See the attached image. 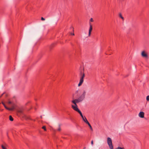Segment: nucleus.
Segmentation results:
<instances>
[{
	"label": "nucleus",
	"mask_w": 149,
	"mask_h": 149,
	"mask_svg": "<svg viewBox=\"0 0 149 149\" xmlns=\"http://www.w3.org/2000/svg\"><path fill=\"white\" fill-rule=\"evenodd\" d=\"M84 68H81L79 71V75L80 76V78L79 82L78 84V86H81L84 82V78L85 76V74L84 72Z\"/></svg>",
	"instance_id": "obj_1"
},
{
	"label": "nucleus",
	"mask_w": 149,
	"mask_h": 149,
	"mask_svg": "<svg viewBox=\"0 0 149 149\" xmlns=\"http://www.w3.org/2000/svg\"><path fill=\"white\" fill-rule=\"evenodd\" d=\"M86 91L85 90H84L81 92L79 97L77 98V100L80 102L82 101L85 98L86 95Z\"/></svg>",
	"instance_id": "obj_2"
},
{
	"label": "nucleus",
	"mask_w": 149,
	"mask_h": 149,
	"mask_svg": "<svg viewBox=\"0 0 149 149\" xmlns=\"http://www.w3.org/2000/svg\"><path fill=\"white\" fill-rule=\"evenodd\" d=\"M77 100H78L77 99H76L72 101V102L74 104V105H72V108L74 111L78 109V108L77 105L76 103H77L79 102H80Z\"/></svg>",
	"instance_id": "obj_3"
},
{
	"label": "nucleus",
	"mask_w": 149,
	"mask_h": 149,
	"mask_svg": "<svg viewBox=\"0 0 149 149\" xmlns=\"http://www.w3.org/2000/svg\"><path fill=\"white\" fill-rule=\"evenodd\" d=\"M107 143L110 149H113L112 140L110 137H108L107 138Z\"/></svg>",
	"instance_id": "obj_4"
},
{
	"label": "nucleus",
	"mask_w": 149,
	"mask_h": 149,
	"mask_svg": "<svg viewBox=\"0 0 149 149\" xmlns=\"http://www.w3.org/2000/svg\"><path fill=\"white\" fill-rule=\"evenodd\" d=\"M141 55L143 58H148V55L146 52L145 51H143L141 52Z\"/></svg>",
	"instance_id": "obj_5"
},
{
	"label": "nucleus",
	"mask_w": 149,
	"mask_h": 149,
	"mask_svg": "<svg viewBox=\"0 0 149 149\" xmlns=\"http://www.w3.org/2000/svg\"><path fill=\"white\" fill-rule=\"evenodd\" d=\"M89 25H90V28L89 30V33H88V36H90L91 34V31L92 30L93 28H92V25L91 24V23H89Z\"/></svg>",
	"instance_id": "obj_6"
},
{
	"label": "nucleus",
	"mask_w": 149,
	"mask_h": 149,
	"mask_svg": "<svg viewBox=\"0 0 149 149\" xmlns=\"http://www.w3.org/2000/svg\"><path fill=\"white\" fill-rule=\"evenodd\" d=\"M144 113L143 112H140L139 114V116L141 118L144 117Z\"/></svg>",
	"instance_id": "obj_7"
},
{
	"label": "nucleus",
	"mask_w": 149,
	"mask_h": 149,
	"mask_svg": "<svg viewBox=\"0 0 149 149\" xmlns=\"http://www.w3.org/2000/svg\"><path fill=\"white\" fill-rule=\"evenodd\" d=\"M75 111H76L78 112L79 113V114H80L82 118H83V117H84V116H83L81 112V111L79 109H78L76 110H75Z\"/></svg>",
	"instance_id": "obj_8"
},
{
	"label": "nucleus",
	"mask_w": 149,
	"mask_h": 149,
	"mask_svg": "<svg viewBox=\"0 0 149 149\" xmlns=\"http://www.w3.org/2000/svg\"><path fill=\"white\" fill-rule=\"evenodd\" d=\"M82 119L83 120L84 122L85 123H88V121L87 119L86 118L85 116H84L83 118H82Z\"/></svg>",
	"instance_id": "obj_9"
},
{
	"label": "nucleus",
	"mask_w": 149,
	"mask_h": 149,
	"mask_svg": "<svg viewBox=\"0 0 149 149\" xmlns=\"http://www.w3.org/2000/svg\"><path fill=\"white\" fill-rule=\"evenodd\" d=\"M87 124H88V125L89 126V127L91 130H93V129H92V128L91 125H90V124L88 122V123H87Z\"/></svg>",
	"instance_id": "obj_10"
},
{
	"label": "nucleus",
	"mask_w": 149,
	"mask_h": 149,
	"mask_svg": "<svg viewBox=\"0 0 149 149\" xmlns=\"http://www.w3.org/2000/svg\"><path fill=\"white\" fill-rule=\"evenodd\" d=\"M9 120L11 121H13V118L11 116H9Z\"/></svg>",
	"instance_id": "obj_11"
},
{
	"label": "nucleus",
	"mask_w": 149,
	"mask_h": 149,
	"mask_svg": "<svg viewBox=\"0 0 149 149\" xmlns=\"http://www.w3.org/2000/svg\"><path fill=\"white\" fill-rule=\"evenodd\" d=\"M119 16L123 20H124V17L122 16V15L121 13H120L119 15Z\"/></svg>",
	"instance_id": "obj_12"
},
{
	"label": "nucleus",
	"mask_w": 149,
	"mask_h": 149,
	"mask_svg": "<svg viewBox=\"0 0 149 149\" xmlns=\"http://www.w3.org/2000/svg\"><path fill=\"white\" fill-rule=\"evenodd\" d=\"M14 109V108L13 107L11 108H9L8 110L9 111H13V110Z\"/></svg>",
	"instance_id": "obj_13"
},
{
	"label": "nucleus",
	"mask_w": 149,
	"mask_h": 149,
	"mask_svg": "<svg viewBox=\"0 0 149 149\" xmlns=\"http://www.w3.org/2000/svg\"><path fill=\"white\" fill-rule=\"evenodd\" d=\"M1 146L2 149H7L3 145H2Z\"/></svg>",
	"instance_id": "obj_14"
},
{
	"label": "nucleus",
	"mask_w": 149,
	"mask_h": 149,
	"mask_svg": "<svg viewBox=\"0 0 149 149\" xmlns=\"http://www.w3.org/2000/svg\"><path fill=\"white\" fill-rule=\"evenodd\" d=\"M42 128L43 129L45 130V131H46V127L45 126H43V127H42Z\"/></svg>",
	"instance_id": "obj_15"
},
{
	"label": "nucleus",
	"mask_w": 149,
	"mask_h": 149,
	"mask_svg": "<svg viewBox=\"0 0 149 149\" xmlns=\"http://www.w3.org/2000/svg\"><path fill=\"white\" fill-rule=\"evenodd\" d=\"M8 103L9 104H12V102L10 101H9L8 102Z\"/></svg>",
	"instance_id": "obj_16"
},
{
	"label": "nucleus",
	"mask_w": 149,
	"mask_h": 149,
	"mask_svg": "<svg viewBox=\"0 0 149 149\" xmlns=\"http://www.w3.org/2000/svg\"><path fill=\"white\" fill-rule=\"evenodd\" d=\"M146 100L148 101L149 100V95H148V96H147V97H146Z\"/></svg>",
	"instance_id": "obj_17"
},
{
	"label": "nucleus",
	"mask_w": 149,
	"mask_h": 149,
	"mask_svg": "<svg viewBox=\"0 0 149 149\" xmlns=\"http://www.w3.org/2000/svg\"><path fill=\"white\" fill-rule=\"evenodd\" d=\"M116 149H124V148H121L119 147H118Z\"/></svg>",
	"instance_id": "obj_18"
},
{
	"label": "nucleus",
	"mask_w": 149,
	"mask_h": 149,
	"mask_svg": "<svg viewBox=\"0 0 149 149\" xmlns=\"http://www.w3.org/2000/svg\"><path fill=\"white\" fill-rule=\"evenodd\" d=\"M61 130V127H60V125H59V128H58V131H60Z\"/></svg>",
	"instance_id": "obj_19"
},
{
	"label": "nucleus",
	"mask_w": 149,
	"mask_h": 149,
	"mask_svg": "<svg viewBox=\"0 0 149 149\" xmlns=\"http://www.w3.org/2000/svg\"><path fill=\"white\" fill-rule=\"evenodd\" d=\"M41 20H42L44 21V20H45V18H44L43 17H42L41 18Z\"/></svg>",
	"instance_id": "obj_20"
},
{
	"label": "nucleus",
	"mask_w": 149,
	"mask_h": 149,
	"mask_svg": "<svg viewBox=\"0 0 149 149\" xmlns=\"http://www.w3.org/2000/svg\"><path fill=\"white\" fill-rule=\"evenodd\" d=\"M90 21L91 22H93V20L92 18H91L90 19Z\"/></svg>",
	"instance_id": "obj_21"
},
{
	"label": "nucleus",
	"mask_w": 149,
	"mask_h": 149,
	"mask_svg": "<svg viewBox=\"0 0 149 149\" xmlns=\"http://www.w3.org/2000/svg\"><path fill=\"white\" fill-rule=\"evenodd\" d=\"M5 93H3L0 96V97H1Z\"/></svg>",
	"instance_id": "obj_22"
},
{
	"label": "nucleus",
	"mask_w": 149,
	"mask_h": 149,
	"mask_svg": "<svg viewBox=\"0 0 149 149\" xmlns=\"http://www.w3.org/2000/svg\"><path fill=\"white\" fill-rule=\"evenodd\" d=\"M91 144H92V145H93V141H91Z\"/></svg>",
	"instance_id": "obj_23"
},
{
	"label": "nucleus",
	"mask_w": 149,
	"mask_h": 149,
	"mask_svg": "<svg viewBox=\"0 0 149 149\" xmlns=\"http://www.w3.org/2000/svg\"><path fill=\"white\" fill-rule=\"evenodd\" d=\"M9 108H8V107H6V108H6V109H7V110H8Z\"/></svg>",
	"instance_id": "obj_24"
},
{
	"label": "nucleus",
	"mask_w": 149,
	"mask_h": 149,
	"mask_svg": "<svg viewBox=\"0 0 149 149\" xmlns=\"http://www.w3.org/2000/svg\"><path fill=\"white\" fill-rule=\"evenodd\" d=\"M2 104L3 105V106H4V105H5V104H4V103H3V102H2Z\"/></svg>",
	"instance_id": "obj_25"
},
{
	"label": "nucleus",
	"mask_w": 149,
	"mask_h": 149,
	"mask_svg": "<svg viewBox=\"0 0 149 149\" xmlns=\"http://www.w3.org/2000/svg\"><path fill=\"white\" fill-rule=\"evenodd\" d=\"M4 107H5V108H6V106L5 105H4Z\"/></svg>",
	"instance_id": "obj_26"
},
{
	"label": "nucleus",
	"mask_w": 149,
	"mask_h": 149,
	"mask_svg": "<svg viewBox=\"0 0 149 149\" xmlns=\"http://www.w3.org/2000/svg\"><path fill=\"white\" fill-rule=\"evenodd\" d=\"M4 107H5V108H6V106L5 105H4Z\"/></svg>",
	"instance_id": "obj_27"
},
{
	"label": "nucleus",
	"mask_w": 149,
	"mask_h": 149,
	"mask_svg": "<svg viewBox=\"0 0 149 149\" xmlns=\"http://www.w3.org/2000/svg\"><path fill=\"white\" fill-rule=\"evenodd\" d=\"M71 34H72V35H74V33H72Z\"/></svg>",
	"instance_id": "obj_28"
}]
</instances>
